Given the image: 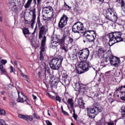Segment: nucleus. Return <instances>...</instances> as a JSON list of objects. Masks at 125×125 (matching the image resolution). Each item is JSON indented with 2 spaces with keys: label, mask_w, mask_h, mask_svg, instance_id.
<instances>
[{
  "label": "nucleus",
  "mask_w": 125,
  "mask_h": 125,
  "mask_svg": "<svg viewBox=\"0 0 125 125\" xmlns=\"http://www.w3.org/2000/svg\"><path fill=\"white\" fill-rule=\"evenodd\" d=\"M24 22L26 24H27V25H29V24H30V21H28L27 20L24 19Z\"/></svg>",
  "instance_id": "obj_63"
},
{
  "label": "nucleus",
  "mask_w": 125,
  "mask_h": 125,
  "mask_svg": "<svg viewBox=\"0 0 125 125\" xmlns=\"http://www.w3.org/2000/svg\"><path fill=\"white\" fill-rule=\"evenodd\" d=\"M79 52H81L82 54H85V55H88V56H89V49L88 48L80 50Z\"/></svg>",
  "instance_id": "obj_23"
},
{
  "label": "nucleus",
  "mask_w": 125,
  "mask_h": 125,
  "mask_svg": "<svg viewBox=\"0 0 125 125\" xmlns=\"http://www.w3.org/2000/svg\"><path fill=\"white\" fill-rule=\"evenodd\" d=\"M60 48L62 50H64V51L65 53H67V52L68 51V50L67 49H66V47L65 46V45H61Z\"/></svg>",
  "instance_id": "obj_41"
},
{
  "label": "nucleus",
  "mask_w": 125,
  "mask_h": 125,
  "mask_svg": "<svg viewBox=\"0 0 125 125\" xmlns=\"http://www.w3.org/2000/svg\"><path fill=\"white\" fill-rule=\"evenodd\" d=\"M47 94L49 97H50V98H51V99H53V100H55V98H56L55 96L51 95L50 94H49V93H47Z\"/></svg>",
  "instance_id": "obj_50"
},
{
  "label": "nucleus",
  "mask_w": 125,
  "mask_h": 125,
  "mask_svg": "<svg viewBox=\"0 0 125 125\" xmlns=\"http://www.w3.org/2000/svg\"><path fill=\"white\" fill-rule=\"evenodd\" d=\"M43 83L45 84L47 89H48V88H49V81H47V80H46V78H45L43 80Z\"/></svg>",
  "instance_id": "obj_32"
},
{
  "label": "nucleus",
  "mask_w": 125,
  "mask_h": 125,
  "mask_svg": "<svg viewBox=\"0 0 125 125\" xmlns=\"http://www.w3.org/2000/svg\"><path fill=\"white\" fill-rule=\"evenodd\" d=\"M106 13L109 15H112L113 12V9L112 8H108L107 10L105 11Z\"/></svg>",
  "instance_id": "obj_37"
},
{
  "label": "nucleus",
  "mask_w": 125,
  "mask_h": 125,
  "mask_svg": "<svg viewBox=\"0 0 125 125\" xmlns=\"http://www.w3.org/2000/svg\"><path fill=\"white\" fill-rule=\"evenodd\" d=\"M74 89L75 91H78V92H82L84 94H87V92L89 90V87H88L87 84L77 82L75 83Z\"/></svg>",
  "instance_id": "obj_7"
},
{
  "label": "nucleus",
  "mask_w": 125,
  "mask_h": 125,
  "mask_svg": "<svg viewBox=\"0 0 125 125\" xmlns=\"http://www.w3.org/2000/svg\"><path fill=\"white\" fill-rule=\"evenodd\" d=\"M0 71L2 74L7 75V72L5 70V68H3V65L2 64H0Z\"/></svg>",
  "instance_id": "obj_28"
},
{
  "label": "nucleus",
  "mask_w": 125,
  "mask_h": 125,
  "mask_svg": "<svg viewBox=\"0 0 125 125\" xmlns=\"http://www.w3.org/2000/svg\"><path fill=\"white\" fill-rule=\"evenodd\" d=\"M57 81H55V82H53L55 84H56V83H57V84H58V83L60 82V78L57 77Z\"/></svg>",
  "instance_id": "obj_53"
},
{
  "label": "nucleus",
  "mask_w": 125,
  "mask_h": 125,
  "mask_svg": "<svg viewBox=\"0 0 125 125\" xmlns=\"http://www.w3.org/2000/svg\"><path fill=\"white\" fill-rule=\"evenodd\" d=\"M41 12L38 11V18H37V24H38V27L39 28H41V27H42V22H41Z\"/></svg>",
  "instance_id": "obj_21"
},
{
  "label": "nucleus",
  "mask_w": 125,
  "mask_h": 125,
  "mask_svg": "<svg viewBox=\"0 0 125 125\" xmlns=\"http://www.w3.org/2000/svg\"><path fill=\"white\" fill-rule=\"evenodd\" d=\"M103 111V108L98 104H94L90 108H87V115L89 118L94 119L99 113Z\"/></svg>",
  "instance_id": "obj_3"
},
{
  "label": "nucleus",
  "mask_w": 125,
  "mask_h": 125,
  "mask_svg": "<svg viewBox=\"0 0 125 125\" xmlns=\"http://www.w3.org/2000/svg\"><path fill=\"white\" fill-rule=\"evenodd\" d=\"M18 95H19V98L17 99V101L20 103H24V99L21 98V97H20V95H19V93L18 94Z\"/></svg>",
  "instance_id": "obj_36"
},
{
  "label": "nucleus",
  "mask_w": 125,
  "mask_h": 125,
  "mask_svg": "<svg viewBox=\"0 0 125 125\" xmlns=\"http://www.w3.org/2000/svg\"><path fill=\"white\" fill-rule=\"evenodd\" d=\"M57 43H59L57 41H54L53 42H51V44L50 45V48H56L57 46H58V44Z\"/></svg>",
  "instance_id": "obj_25"
},
{
  "label": "nucleus",
  "mask_w": 125,
  "mask_h": 125,
  "mask_svg": "<svg viewBox=\"0 0 125 125\" xmlns=\"http://www.w3.org/2000/svg\"><path fill=\"white\" fill-rule=\"evenodd\" d=\"M65 40H66V36H65V34H64V35H63L62 38H61V39L60 38V40L58 42V43H60V44H61V45H62V44H63V43H64V42H65Z\"/></svg>",
  "instance_id": "obj_24"
},
{
  "label": "nucleus",
  "mask_w": 125,
  "mask_h": 125,
  "mask_svg": "<svg viewBox=\"0 0 125 125\" xmlns=\"http://www.w3.org/2000/svg\"><path fill=\"white\" fill-rule=\"evenodd\" d=\"M62 113V114H63V115H64V116H69V113H68V112H67L65 110L63 111Z\"/></svg>",
  "instance_id": "obj_59"
},
{
  "label": "nucleus",
  "mask_w": 125,
  "mask_h": 125,
  "mask_svg": "<svg viewBox=\"0 0 125 125\" xmlns=\"http://www.w3.org/2000/svg\"><path fill=\"white\" fill-rule=\"evenodd\" d=\"M109 63H110V61L107 58L105 57H103L102 58L101 64H102V66H104V67H106V65H108Z\"/></svg>",
  "instance_id": "obj_16"
},
{
  "label": "nucleus",
  "mask_w": 125,
  "mask_h": 125,
  "mask_svg": "<svg viewBox=\"0 0 125 125\" xmlns=\"http://www.w3.org/2000/svg\"><path fill=\"white\" fill-rule=\"evenodd\" d=\"M87 33H91V32H93V35H89L85 34L84 36L86 38V40L89 42H94L95 39H96V31L94 30H86Z\"/></svg>",
  "instance_id": "obj_8"
},
{
  "label": "nucleus",
  "mask_w": 125,
  "mask_h": 125,
  "mask_svg": "<svg viewBox=\"0 0 125 125\" xmlns=\"http://www.w3.org/2000/svg\"><path fill=\"white\" fill-rule=\"evenodd\" d=\"M120 90H122V91L124 90L123 86H121L119 87L116 89V91H120Z\"/></svg>",
  "instance_id": "obj_51"
},
{
  "label": "nucleus",
  "mask_w": 125,
  "mask_h": 125,
  "mask_svg": "<svg viewBox=\"0 0 125 125\" xmlns=\"http://www.w3.org/2000/svg\"><path fill=\"white\" fill-rule=\"evenodd\" d=\"M7 63V61H6V60H3L2 59L0 61V65H2L3 66V65H5L6 63Z\"/></svg>",
  "instance_id": "obj_46"
},
{
  "label": "nucleus",
  "mask_w": 125,
  "mask_h": 125,
  "mask_svg": "<svg viewBox=\"0 0 125 125\" xmlns=\"http://www.w3.org/2000/svg\"><path fill=\"white\" fill-rule=\"evenodd\" d=\"M18 117L19 118H20V119H22V120H24V121H30V122H32V121H33V116H32L19 114Z\"/></svg>",
  "instance_id": "obj_15"
},
{
  "label": "nucleus",
  "mask_w": 125,
  "mask_h": 125,
  "mask_svg": "<svg viewBox=\"0 0 125 125\" xmlns=\"http://www.w3.org/2000/svg\"><path fill=\"white\" fill-rule=\"evenodd\" d=\"M48 30L45 28V26H42L39 28V40H42H42H43V37H45V42H46V37L45 35H46V32ZM42 36H44L42 37Z\"/></svg>",
  "instance_id": "obj_11"
},
{
  "label": "nucleus",
  "mask_w": 125,
  "mask_h": 125,
  "mask_svg": "<svg viewBox=\"0 0 125 125\" xmlns=\"http://www.w3.org/2000/svg\"><path fill=\"white\" fill-rule=\"evenodd\" d=\"M111 22H113V23H116L118 21V16H116L115 14L113 15V18L110 20Z\"/></svg>",
  "instance_id": "obj_30"
},
{
  "label": "nucleus",
  "mask_w": 125,
  "mask_h": 125,
  "mask_svg": "<svg viewBox=\"0 0 125 125\" xmlns=\"http://www.w3.org/2000/svg\"><path fill=\"white\" fill-rule=\"evenodd\" d=\"M45 123L47 125H52V123H51L49 120H46Z\"/></svg>",
  "instance_id": "obj_56"
},
{
  "label": "nucleus",
  "mask_w": 125,
  "mask_h": 125,
  "mask_svg": "<svg viewBox=\"0 0 125 125\" xmlns=\"http://www.w3.org/2000/svg\"><path fill=\"white\" fill-rule=\"evenodd\" d=\"M73 111V118H74V120L75 121H77V119H78V115L76 114V111H75V108L72 109Z\"/></svg>",
  "instance_id": "obj_38"
},
{
  "label": "nucleus",
  "mask_w": 125,
  "mask_h": 125,
  "mask_svg": "<svg viewBox=\"0 0 125 125\" xmlns=\"http://www.w3.org/2000/svg\"><path fill=\"white\" fill-rule=\"evenodd\" d=\"M112 94L110 93L109 94L108 97H109L108 98V101L109 102H110V103L111 104H112V103H113V102H114V101H117V99H118V98L117 97V95H116L115 94H113V97L112 98Z\"/></svg>",
  "instance_id": "obj_19"
},
{
  "label": "nucleus",
  "mask_w": 125,
  "mask_h": 125,
  "mask_svg": "<svg viewBox=\"0 0 125 125\" xmlns=\"http://www.w3.org/2000/svg\"><path fill=\"white\" fill-rule=\"evenodd\" d=\"M116 2H118L119 4H121V7L122 9V10L125 12V2L124 0H116Z\"/></svg>",
  "instance_id": "obj_20"
},
{
  "label": "nucleus",
  "mask_w": 125,
  "mask_h": 125,
  "mask_svg": "<svg viewBox=\"0 0 125 125\" xmlns=\"http://www.w3.org/2000/svg\"><path fill=\"white\" fill-rule=\"evenodd\" d=\"M72 30L74 34H83V37H84L85 34H87L86 28H84L83 23L81 21H77L74 23L72 26Z\"/></svg>",
  "instance_id": "obj_6"
},
{
  "label": "nucleus",
  "mask_w": 125,
  "mask_h": 125,
  "mask_svg": "<svg viewBox=\"0 0 125 125\" xmlns=\"http://www.w3.org/2000/svg\"><path fill=\"white\" fill-rule=\"evenodd\" d=\"M113 56H114L113 55V54H112V52H111V51H108L106 52V58H107V59L109 60V61Z\"/></svg>",
  "instance_id": "obj_26"
},
{
  "label": "nucleus",
  "mask_w": 125,
  "mask_h": 125,
  "mask_svg": "<svg viewBox=\"0 0 125 125\" xmlns=\"http://www.w3.org/2000/svg\"><path fill=\"white\" fill-rule=\"evenodd\" d=\"M117 24L119 25V26H123L124 24H125V21H123L122 19L118 20Z\"/></svg>",
  "instance_id": "obj_35"
},
{
  "label": "nucleus",
  "mask_w": 125,
  "mask_h": 125,
  "mask_svg": "<svg viewBox=\"0 0 125 125\" xmlns=\"http://www.w3.org/2000/svg\"><path fill=\"white\" fill-rule=\"evenodd\" d=\"M68 77H69V75L66 73H63L62 75V78L63 80V81H65V80H67L68 79Z\"/></svg>",
  "instance_id": "obj_45"
},
{
  "label": "nucleus",
  "mask_w": 125,
  "mask_h": 125,
  "mask_svg": "<svg viewBox=\"0 0 125 125\" xmlns=\"http://www.w3.org/2000/svg\"><path fill=\"white\" fill-rule=\"evenodd\" d=\"M34 119H36L37 120H40L41 119V117L38 116V114L36 113H34L32 115Z\"/></svg>",
  "instance_id": "obj_39"
},
{
  "label": "nucleus",
  "mask_w": 125,
  "mask_h": 125,
  "mask_svg": "<svg viewBox=\"0 0 125 125\" xmlns=\"http://www.w3.org/2000/svg\"><path fill=\"white\" fill-rule=\"evenodd\" d=\"M45 37H44L43 38V40H42L41 41V45L40 47L41 51L40 52V61H43V60H44V56H43V54L42 53V52H44V51H45Z\"/></svg>",
  "instance_id": "obj_9"
},
{
  "label": "nucleus",
  "mask_w": 125,
  "mask_h": 125,
  "mask_svg": "<svg viewBox=\"0 0 125 125\" xmlns=\"http://www.w3.org/2000/svg\"><path fill=\"white\" fill-rule=\"evenodd\" d=\"M49 84H50V88L51 89L53 88V86H55V84L53 83V81H51V80H49Z\"/></svg>",
  "instance_id": "obj_42"
},
{
  "label": "nucleus",
  "mask_w": 125,
  "mask_h": 125,
  "mask_svg": "<svg viewBox=\"0 0 125 125\" xmlns=\"http://www.w3.org/2000/svg\"><path fill=\"white\" fill-rule=\"evenodd\" d=\"M0 115L2 116H5L6 115V112L4 109H0Z\"/></svg>",
  "instance_id": "obj_44"
},
{
  "label": "nucleus",
  "mask_w": 125,
  "mask_h": 125,
  "mask_svg": "<svg viewBox=\"0 0 125 125\" xmlns=\"http://www.w3.org/2000/svg\"><path fill=\"white\" fill-rule=\"evenodd\" d=\"M69 39L70 43H73V42H74V39L71 38V37H69Z\"/></svg>",
  "instance_id": "obj_58"
},
{
  "label": "nucleus",
  "mask_w": 125,
  "mask_h": 125,
  "mask_svg": "<svg viewBox=\"0 0 125 125\" xmlns=\"http://www.w3.org/2000/svg\"><path fill=\"white\" fill-rule=\"evenodd\" d=\"M63 57L61 55L54 57L49 62V65L52 70L59 71L61 69V65L63 62Z\"/></svg>",
  "instance_id": "obj_2"
},
{
  "label": "nucleus",
  "mask_w": 125,
  "mask_h": 125,
  "mask_svg": "<svg viewBox=\"0 0 125 125\" xmlns=\"http://www.w3.org/2000/svg\"><path fill=\"white\" fill-rule=\"evenodd\" d=\"M104 17L106 20H109V21H111V20L112 19V17L110 16V15L107 14L105 13V15H104Z\"/></svg>",
  "instance_id": "obj_40"
},
{
  "label": "nucleus",
  "mask_w": 125,
  "mask_h": 125,
  "mask_svg": "<svg viewBox=\"0 0 125 125\" xmlns=\"http://www.w3.org/2000/svg\"><path fill=\"white\" fill-rule=\"evenodd\" d=\"M32 4V2L30 1V0H28L27 2L24 5L25 8H29L31 6V5Z\"/></svg>",
  "instance_id": "obj_33"
},
{
  "label": "nucleus",
  "mask_w": 125,
  "mask_h": 125,
  "mask_svg": "<svg viewBox=\"0 0 125 125\" xmlns=\"http://www.w3.org/2000/svg\"><path fill=\"white\" fill-rule=\"evenodd\" d=\"M70 31H71V27H68L67 28V30L65 31V34H64L66 37H68V36H70V35H71L70 33Z\"/></svg>",
  "instance_id": "obj_34"
},
{
  "label": "nucleus",
  "mask_w": 125,
  "mask_h": 125,
  "mask_svg": "<svg viewBox=\"0 0 125 125\" xmlns=\"http://www.w3.org/2000/svg\"><path fill=\"white\" fill-rule=\"evenodd\" d=\"M109 63H110L112 66L115 67H119V65L121 64V60L120 58L114 56L110 60Z\"/></svg>",
  "instance_id": "obj_12"
},
{
  "label": "nucleus",
  "mask_w": 125,
  "mask_h": 125,
  "mask_svg": "<svg viewBox=\"0 0 125 125\" xmlns=\"http://www.w3.org/2000/svg\"><path fill=\"white\" fill-rule=\"evenodd\" d=\"M74 100H73V99H68L67 101V103L70 105V108L71 109H74Z\"/></svg>",
  "instance_id": "obj_27"
},
{
  "label": "nucleus",
  "mask_w": 125,
  "mask_h": 125,
  "mask_svg": "<svg viewBox=\"0 0 125 125\" xmlns=\"http://www.w3.org/2000/svg\"><path fill=\"white\" fill-rule=\"evenodd\" d=\"M22 95L24 97V101H27L28 100V98H27V96H25L23 93L21 92Z\"/></svg>",
  "instance_id": "obj_61"
},
{
  "label": "nucleus",
  "mask_w": 125,
  "mask_h": 125,
  "mask_svg": "<svg viewBox=\"0 0 125 125\" xmlns=\"http://www.w3.org/2000/svg\"><path fill=\"white\" fill-rule=\"evenodd\" d=\"M21 77H23V78H25V79H29V76H27L23 73H21Z\"/></svg>",
  "instance_id": "obj_57"
},
{
  "label": "nucleus",
  "mask_w": 125,
  "mask_h": 125,
  "mask_svg": "<svg viewBox=\"0 0 125 125\" xmlns=\"http://www.w3.org/2000/svg\"><path fill=\"white\" fill-rule=\"evenodd\" d=\"M102 42L104 44H106V43H108V39H106L104 37H103Z\"/></svg>",
  "instance_id": "obj_43"
},
{
  "label": "nucleus",
  "mask_w": 125,
  "mask_h": 125,
  "mask_svg": "<svg viewBox=\"0 0 125 125\" xmlns=\"http://www.w3.org/2000/svg\"><path fill=\"white\" fill-rule=\"evenodd\" d=\"M122 31H114L107 34V36L109 39L108 41L109 46L114 45L115 43L124 42V38H122Z\"/></svg>",
  "instance_id": "obj_1"
},
{
  "label": "nucleus",
  "mask_w": 125,
  "mask_h": 125,
  "mask_svg": "<svg viewBox=\"0 0 125 125\" xmlns=\"http://www.w3.org/2000/svg\"><path fill=\"white\" fill-rule=\"evenodd\" d=\"M69 20V18L66 16V15L63 14L62 16L60 19V20L58 23V27L60 29H63L67 25V23Z\"/></svg>",
  "instance_id": "obj_10"
},
{
  "label": "nucleus",
  "mask_w": 125,
  "mask_h": 125,
  "mask_svg": "<svg viewBox=\"0 0 125 125\" xmlns=\"http://www.w3.org/2000/svg\"><path fill=\"white\" fill-rule=\"evenodd\" d=\"M46 72L47 74H49V75H50V69H49V67H47Z\"/></svg>",
  "instance_id": "obj_62"
},
{
  "label": "nucleus",
  "mask_w": 125,
  "mask_h": 125,
  "mask_svg": "<svg viewBox=\"0 0 125 125\" xmlns=\"http://www.w3.org/2000/svg\"><path fill=\"white\" fill-rule=\"evenodd\" d=\"M14 104H15L14 102H11L9 103V105L10 107H14Z\"/></svg>",
  "instance_id": "obj_60"
},
{
  "label": "nucleus",
  "mask_w": 125,
  "mask_h": 125,
  "mask_svg": "<svg viewBox=\"0 0 125 125\" xmlns=\"http://www.w3.org/2000/svg\"><path fill=\"white\" fill-rule=\"evenodd\" d=\"M44 76H45V77H46V71L47 70V67L46 66V63H44Z\"/></svg>",
  "instance_id": "obj_47"
},
{
  "label": "nucleus",
  "mask_w": 125,
  "mask_h": 125,
  "mask_svg": "<svg viewBox=\"0 0 125 125\" xmlns=\"http://www.w3.org/2000/svg\"><path fill=\"white\" fill-rule=\"evenodd\" d=\"M78 104L80 106V108H82V109L84 108V103H83V100L80 99V100L78 101Z\"/></svg>",
  "instance_id": "obj_29"
},
{
  "label": "nucleus",
  "mask_w": 125,
  "mask_h": 125,
  "mask_svg": "<svg viewBox=\"0 0 125 125\" xmlns=\"http://www.w3.org/2000/svg\"><path fill=\"white\" fill-rule=\"evenodd\" d=\"M93 68V65L90 63V62H87V63H84L83 62H80L78 65V67H76V72L78 75H82L87 71H89L90 69Z\"/></svg>",
  "instance_id": "obj_4"
},
{
  "label": "nucleus",
  "mask_w": 125,
  "mask_h": 125,
  "mask_svg": "<svg viewBox=\"0 0 125 125\" xmlns=\"http://www.w3.org/2000/svg\"><path fill=\"white\" fill-rule=\"evenodd\" d=\"M10 69L11 70L10 71V73H14V74H15V72H14V71L15 72V69H14V67H13V66H11Z\"/></svg>",
  "instance_id": "obj_49"
},
{
  "label": "nucleus",
  "mask_w": 125,
  "mask_h": 125,
  "mask_svg": "<svg viewBox=\"0 0 125 125\" xmlns=\"http://www.w3.org/2000/svg\"><path fill=\"white\" fill-rule=\"evenodd\" d=\"M37 7L38 10L39 12H41V9L42 8L41 7V4H42V0H33V3L34 6H33V9L30 10V12H32V20L31 21V29H34V25H35V23H36V18L37 16L36 15V5H37Z\"/></svg>",
  "instance_id": "obj_5"
},
{
  "label": "nucleus",
  "mask_w": 125,
  "mask_h": 125,
  "mask_svg": "<svg viewBox=\"0 0 125 125\" xmlns=\"http://www.w3.org/2000/svg\"><path fill=\"white\" fill-rule=\"evenodd\" d=\"M107 122H106V115L102 114L101 120L98 123L97 125H105Z\"/></svg>",
  "instance_id": "obj_17"
},
{
  "label": "nucleus",
  "mask_w": 125,
  "mask_h": 125,
  "mask_svg": "<svg viewBox=\"0 0 125 125\" xmlns=\"http://www.w3.org/2000/svg\"><path fill=\"white\" fill-rule=\"evenodd\" d=\"M40 44L39 42H38V43H36L35 45H34V47L35 49H37V48L40 47Z\"/></svg>",
  "instance_id": "obj_52"
},
{
  "label": "nucleus",
  "mask_w": 125,
  "mask_h": 125,
  "mask_svg": "<svg viewBox=\"0 0 125 125\" xmlns=\"http://www.w3.org/2000/svg\"><path fill=\"white\" fill-rule=\"evenodd\" d=\"M22 33L27 40H30V37L27 36V35H31V32H30L28 28L24 27L22 29Z\"/></svg>",
  "instance_id": "obj_18"
},
{
  "label": "nucleus",
  "mask_w": 125,
  "mask_h": 125,
  "mask_svg": "<svg viewBox=\"0 0 125 125\" xmlns=\"http://www.w3.org/2000/svg\"><path fill=\"white\" fill-rule=\"evenodd\" d=\"M20 0H13V2L9 4V8L12 11L16 12L18 11V7L16 6V3L20 2Z\"/></svg>",
  "instance_id": "obj_13"
},
{
  "label": "nucleus",
  "mask_w": 125,
  "mask_h": 125,
  "mask_svg": "<svg viewBox=\"0 0 125 125\" xmlns=\"http://www.w3.org/2000/svg\"><path fill=\"white\" fill-rule=\"evenodd\" d=\"M78 56L79 58L80 59L81 62H82V63H87V62H86L87 60V58H88V56L84 54H82L81 52H78Z\"/></svg>",
  "instance_id": "obj_14"
},
{
  "label": "nucleus",
  "mask_w": 125,
  "mask_h": 125,
  "mask_svg": "<svg viewBox=\"0 0 125 125\" xmlns=\"http://www.w3.org/2000/svg\"><path fill=\"white\" fill-rule=\"evenodd\" d=\"M121 115L122 117H125V105H123L121 108Z\"/></svg>",
  "instance_id": "obj_31"
},
{
  "label": "nucleus",
  "mask_w": 125,
  "mask_h": 125,
  "mask_svg": "<svg viewBox=\"0 0 125 125\" xmlns=\"http://www.w3.org/2000/svg\"><path fill=\"white\" fill-rule=\"evenodd\" d=\"M106 124H107V125H114V123H110V122H107Z\"/></svg>",
  "instance_id": "obj_64"
},
{
  "label": "nucleus",
  "mask_w": 125,
  "mask_h": 125,
  "mask_svg": "<svg viewBox=\"0 0 125 125\" xmlns=\"http://www.w3.org/2000/svg\"><path fill=\"white\" fill-rule=\"evenodd\" d=\"M106 52V50L104 49L103 47L99 46L98 50V53L99 55H103L104 56V53Z\"/></svg>",
  "instance_id": "obj_22"
},
{
  "label": "nucleus",
  "mask_w": 125,
  "mask_h": 125,
  "mask_svg": "<svg viewBox=\"0 0 125 125\" xmlns=\"http://www.w3.org/2000/svg\"><path fill=\"white\" fill-rule=\"evenodd\" d=\"M55 99L57 101H59L60 103L61 102V98L59 96L56 95Z\"/></svg>",
  "instance_id": "obj_48"
},
{
  "label": "nucleus",
  "mask_w": 125,
  "mask_h": 125,
  "mask_svg": "<svg viewBox=\"0 0 125 125\" xmlns=\"http://www.w3.org/2000/svg\"><path fill=\"white\" fill-rule=\"evenodd\" d=\"M60 39V36L58 35H56L55 37V42H58L59 41V40Z\"/></svg>",
  "instance_id": "obj_54"
},
{
  "label": "nucleus",
  "mask_w": 125,
  "mask_h": 125,
  "mask_svg": "<svg viewBox=\"0 0 125 125\" xmlns=\"http://www.w3.org/2000/svg\"><path fill=\"white\" fill-rule=\"evenodd\" d=\"M64 7H66V8H68V9H71V7H70L68 4L66 3V2H64Z\"/></svg>",
  "instance_id": "obj_55"
}]
</instances>
